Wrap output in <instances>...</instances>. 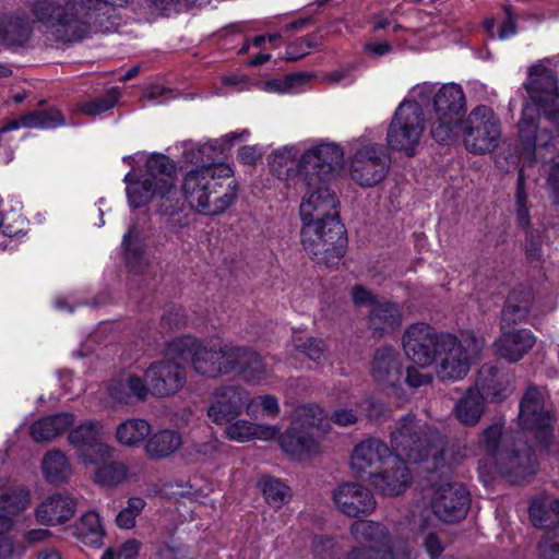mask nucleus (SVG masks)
<instances>
[{
    "mask_svg": "<svg viewBox=\"0 0 559 559\" xmlns=\"http://www.w3.org/2000/svg\"><path fill=\"white\" fill-rule=\"evenodd\" d=\"M128 0H37L32 12L45 33L58 41L73 43L91 32H109L115 9Z\"/></svg>",
    "mask_w": 559,
    "mask_h": 559,
    "instance_id": "obj_1",
    "label": "nucleus"
},
{
    "mask_svg": "<svg viewBox=\"0 0 559 559\" xmlns=\"http://www.w3.org/2000/svg\"><path fill=\"white\" fill-rule=\"evenodd\" d=\"M224 148L217 142L205 143L198 148L195 163L202 166L188 171L182 181V193L190 207L204 215H217L236 200L238 183L231 168L214 160Z\"/></svg>",
    "mask_w": 559,
    "mask_h": 559,
    "instance_id": "obj_2",
    "label": "nucleus"
},
{
    "mask_svg": "<svg viewBox=\"0 0 559 559\" xmlns=\"http://www.w3.org/2000/svg\"><path fill=\"white\" fill-rule=\"evenodd\" d=\"M343 163V151L333 143L310 147L301 155L300 181L306 188L300 204L302 222L338 219V200L330 188Z\"/></svg>",
    "mask_w": 559,
    "mask_h": 559,
    "instance_id": "obj_3",
    "label": "nucleus"
},
{
    "mask_svg": "<svg viewBox=\"0 0 559 559\" xmlns=\"http://www.w3.org/2000/svg\"><path fill=\"white\" fill-rule=\"evenodd\" d=\"M391 463L380 474L371 476V483L381 489H400L412 485L413 475L404 459L418 463L425 461L431 450V438L412 415L402 417L391 435Z\"/></svg>",
    "mask_w": 559,
    "mask_h": 559,
    "instance_id": "obj_4",
    "label": "nucleus"
},
{
    "mask_svg": "<svg viewBox=\"0 0 559 559\" xmlns=\"http://www.w3.org/2000/svg\"><path fill=\"white\" fill-rule=\"evenodd\" d=\"M235 347L186 335L168 343V356L189 362L195 373L212 379L231 373Z\"/></svg>",
    "mask_w": 559,
    "mask_h": 559,
    "instance_id": "obj_5",
    "label": "nucleus"
},
{
    "mask_svg": "<svg viewBox=\"0 0 559 559\" xmlns=\"http://www.w3.org/2000/svg\"><path fill=\"white\" fill-rule=\"evenodd\" d=\"M525 88L533 104H527L523 108L519 123L525 118L526 109L532 108L527 120L534 121L537 132L547 127L549 133H556L559 127V93L555 73L542 64L531 67Z\"/></svg>",
    "mask_w": 559,
    "mask_h": 559,
    "instance_id": "obj_6",
    "label": "nucleus"
},
{
    "mask_svg": "<svg viewBox=\"0 0 559 559\" xmlns=\"http://www.w3.org/2000/svg\"><path fill=\"white\" fill-rule=\"evenodd\" d=\"M526 109L525 118L519 123V135L522 144L520 158L523 163L532 164L537 158L543 165L551 164L548 185L554 193L556 203H559V127L556 133H549L548 128L544 127L537 132L534 121H528V111ZM525 167V164H523Z\"/></svg>",
    "mask_w": 559,
    "mask_h": 559,
    "instance_id": "obj_7",
    "label": "nucleus"
},
{
    "mask_svg": "<svg viewBox=\"0 0 559 559\" xmlns=\"http://www.w3.org/2000/svg\"><path fill=\"white\" fill-rule=\"evenodd\" d=\"M485 347V338L473 332L463 333L461 340L449 335L443 341L438 360L437 374L442 380L456 381L464 378L471 365L478 360Z\"/></svg>",
    "mask_w": 559,
    "mask_h": 559,
    "instance_id": "obj_8",
    "label": "nucleus"
},
{
    "mask_svg": "<svg viewBox=\"0 0 559 559\" xmlns=\"http://www.w3.org/2000/svg\"><path fill=\"white\" fill-rule=\"evenodd\" d=\"M301 242L306 252L318 263L331 264L345 253L346 237L340 219L304 222Z\"/></svg>",
    "mask_w": 559,
    "mask_h": 559,
    "instance_id": "obj_9",
    "label": "nucleus"
},
{
    "mask_svg": "<svg viewBox=\"0 0 559 559\" xmlns=\"http://www.w3.org/2000/svg\"><path fill=\"white\" fill-rule=\"evenodd\" d=\"M459 124L464 147L468 152L484 155L498 147L501 138V122L490 107L476 106Z\"/></svg>",
    "mask_w": 559,
    "mask_h": 559,
    "instance_id": "obj_10",
    "label": "nucleus"
},
{
    "mask_svg": "<svg viewBox=\"0 0 559 559\" xmlns=\"http://www.w3.org/2000/svg\"><path fill=\"white\" fill-rule=\"evenodd\" d=\"M354 539L361 545L355 548L349 559H414L409 544L404 539L393 540L381 551L386 532L383 526L372 521H357L350 527Z\"/></svg>",
    "mask_w": 559,
    "mask_h": 559,
    "instance_id": "obj_11",
    "label": "nucleus"
},
{
    "mask_svg": "<svg viewBox=\"0 0 559 559\" xmlns=\"http://www.w3.org/2000/svg\"><path fill=\"white\" fill-rule=\"evenodd\" d=\"M435 117L430 132L432 138L448 144L455 139L460 121L465 112V95L455 83L442 85L433 97Z\"/></svg>",
    "mask_w": 559,
    "mask_h": 559,
    "instance_id": "obj_12",
    "label": "nucleus"
},
{
    "mask_svg": "<svg viewBox=\"0 0 559 559\" xmlns=\"http://www.w3.org/2000/svg\"><path fill=\"white\" fill-rule=\"evenodd\" d=\"M424 132V114L416 102L404 100L396 108L386 133L391 150L404 152L407 156L415 154Z\"/></svg>",
    "mask_w": 559,
    "mask_h": 559,
    "instance_id": "obj_13",
    "label": "nucleus"
},
{
    "mask_svg": "<svg viewBox=\"0 0 559 559\" xmlns=\"http://www.w3.org/2000/svg\"><path fill=\"white\" fill-rule=\"evenodd\" d=\"M390 165L391 158L381 144L360 142L354 148L349 175L358 186L369 188L385 178Z\"/></svg>",
    "mask_w": 559,
    "mask_h": 559,
    "instance_id": "obj_14",
    "label": "nucleus"
},
{
    "mask_svg": "<svg viewBox=\"0 0 559 559\" xmlns=\"http://www.w3.org/2000/svg\"><path fill=\"white\" fill-rule=\"evenodd\" d=\"M450 334L439 333L426 323H414L403 334V349L415 365L428 367L437 361L443 341Z\"/></svg>",
    "mask_w": 559,
    "mask_h": 559,
    "instance_id": "obj_15",
    "label": "nucleus"
},
{
    "mask_svg": "<svg viewBox=\"0 0 559 559\" xmlns=\"http://www.w3.org/2000/svg\"><path fill=\"white\" fill-rule=\"evenodd\" d=\"M495 465L509 484L516 486H525L538 469L533 449L521 440L500 453Z\"/></svg>",
    "mask_w": 559,
    "mask_h": 559,
    "instance_id": "obj_16",
    "label": "nucleus"
},
{
    "mask_svg": "<svg viewBox=\"0 0 559 559\" xmlns=\"http://www.w3.org/2000/svg\"><path fill=\"white\" fill-rule=\"evenodd\" d=\"M519 425L523 430L534 432L535 438L543 445H547L551 438V416L545 409L544 394L536 386H530L520 403Z\"/></svg>",
    "mask_w": 559,
    "mask_h": 559,
    "instance_id": "obj_17",
    "label": "nucleus"
},
{
    "mask_svg": "<svg viewBox=\"0 0 559 559\" xmlns=\"http://www.w3.org/2000/svg\"><path fill=\"white\" fill-rule=\"evenodd\" d=\"M180 358L168 356L166 348L165 359L153 362L145 370L144 377L153 395L164 397L178 392L186 382V370Z\"/></svg>",
    "mask_w": 559,
    "mask_h": 559,
    "instance_id": "obj_18",
    "label": "nucleus"
},
{
    "mask_svg": "<svg viewBox=\"0 0 559 559\" xmlns=\"http://www.w3.org/2000/svg\"><path fill=\"white\" fill-rule=\"evenodd\" d=\"M250 395L240 385H222L213 393L207 411L209 418L216 425H225L238 417L245 406L250 412Z\"/></svg>",
    "mask_w": 559,
    "mask_h": 559,
    "instance_id": "obj_19",
    "label": "nucleus"
},
{
    "mask_svg": "<svg viewBox=\"0 0 559 559\" xmlns=\"http://www.w3.org/2000/svg\"><path fill=\"white\" fill-rule=\"evenodd\" d=\"M69 443L76 448L80 457L90 464H99L109 459L112 449L100 439L98 426L86 421L74 428L69 433Z\"/></svg>",
    "mask_w": 559,
    "mask_h": 559,
    "instance_id": "obj_20",
    "label": "nucleus"
},
{
    "mask_svg": "<svg viewBox=\"0 0 559 559\" xmlns=\"http://www.w3.org/2000/svg\"><path fill=\"white\" fill-rule=\"evenodd\" d=\"M391 456L390 448L380 439L369 438L358 443L352 453L350 467L357 477L368 480L370 486L376 487L371 483V476L378 475L369 471L373 465L382 463ZM381 472H379L380 474Z\"/></svg>",
    "mask_w": 559,
    "mask_h": 559,
    "instance_id": "obj_21",
    "label": "nucleus"
},
{
    "mask_svg": "<svg viewBox=\"0 0 559 559\" xmlns=\"http://www.w3.org/2000/svg\"><path fill=\"white\" fill-rule=\"evenodd\" d=\"M484 401L501 402L511 393V378L491 364H485L478 371L475 388Z\"/></svg>",
    "mask_w": 559,
    "mask_h": 559,
    "instance_id": "obj_22",
    "label": "nucleus"
},
{
    "mask_svg": "<svg viewBox=\"0 0 559 559\" xmlns=\"http://www.w3.org/2000/svg\"><path fill=\"white\" fill-rule=\"evenodd\" d=\"M500 336L493 343L495 354L512 362L521 360L535 344V336L528 329H500Z\"/></svg>",
    "mask_w": 559,
    "mask_h": 559,
    "instance_id": "obj_23",
    "label": "nucleus"
},
{
    "mask_svg": "<svg viewBox=\"0 0 559 559\" xmlns=\"http://www.w3.org/2000/svg\"><path fill=\"white\" fill-rule=\"evenodd\" d=\"M469 503V491H437L431 508L439 520L453 523L465 518Z\"/></svg>",
    "mask_w": 559,
    "mask_h": 559,
    "instance_id": "obj_24",
    "label": "nucleus"
},
{
    "mask_svg": "<svg viewBox=\"0 0 559 559\" xmlns=\"http://www.w3.org/2000/svg\"><path fill=\"white\" fill-rule=\"evenodd\" d=\"M76 510L75 500L67 493L56 492L36 509L37 521L47 526H55L69 521Z\"/></svg>",
    "mask_w": 559,
    "mask_h": 559,
    "instance_id": "obj_25",
    "label": "nucleus"
},
{
    "mask_svg": "<svg viewBox=\"0 0 559 559\" xmlns=\"http://www.w3.org/2000/svg\"><path fill=\"white\" fill-rule=\"evenodd\" d=\"M234 371L250 384H260L267 379V370L262 357L247 346L236 345L231 358V372Z\"/></svg>",
    "mask_w": 559,
    "mask_h": 559,
    "instance_id": "obj_26",
    "label": "nucleus"
},
{
    "mask_svg": "<svg viewBox=\"0 0 559 559\" xmlns=\"http://www.w3.org/2000/svg\"><path fill=\"white\" fill-rule=\"evenodd\" d=\"M33 32L32 22L25 13L0 16V45L8 48L24 46Z\"/></svg>",
    "mask_w": 559,
    "mask_h": 559,
    "instance_id": "obj_27",
    "label": "nucleus"
},
{
    "mask_svg": "<svg viewBox=\"0 0 559 559\" xmlns=\"http://www.w3.org/2000/svg\"><path fill=\"white\" fill-rule=\"evenodd\" d=\"M371 376L384 385L394 386L401 378L400 355L391 346H383L374 353L371 364Z\"/></svg>",
    "mask_w": 559,
    "mask_h": 559,
    "instance_id": "obj_28",
    "label": "nucleus"
},
{
    "mask_svg": "<svg viewBox=\"0 0 559 559\" xmlns=\"http://www.w3.org/2000/svg\"><path fill=\"white\" fill-rule=\"evenodd\" d=\"M402 325V312L391 301L373 304L368 314V328L373 335L382 336L393 333Z\"/></svg>",
    "mask_w": 559,
    "mask_h": 559,
    "instance_id": "obj_29",
    "label": "nucleus"
},
{
    "mask_svg": "<svg viewBox=\"0 0 559 559\" xmlns=\"http://www.w3.org/2000/svg\"><path fill=\"white\" fill-rule=\"evenodd\" d=\"M276 438L281 449L295 459L313 454L319 449L316 435L308 430L299 429L297 426H290L282 435L278 433Z\"/></svg>",
    "mask_w": 559,
    "mask_h": 559,
    "instance_id": "obj_30",
    "label": "nucleus"
},
{
    "mask_svg": "<svg viewBox=\"0 0 559 559\" xmlns=\"http://www.w3.org/2000/svg\"><path fill=\"white\" fill-rule=\"evenodd\" d=\"M74 423V415L60 413L43 417L29 427V435L36 442H48L66 432Z\"/></svg>",
    "mask_w": 559,
    "mask_h": 559,
    "instance_id": "obj_31",
    "label": "nucleus"
},
{
    "mask_svg": "<svg viewBox=\"0 0 559 559\" xmlns=\"http://www.w3.org/2000/svg\"><path fill=\"white\" fill-rule=\"evenodd\" d=\"M333 500L342 513L354 518L376 508L372 491H334Z\"/></svg>",
    "mask_w": 559,
    "mask_h": 559,
    "instance_id": "obj_32",
    "label": "nucleus"
},
{
    "mask_svg": "<svg viewBox=\"0 0 559 559\" xmlns=\"http://www.w3.org/2000/svg\"><path fill=\"white\" fill-rule=\"evenodd\" d=\"M532 296L527 290L513 289L501 311L500 329H510L525 321L531 309Z\"/></svg>",
    "mask_w": 559,
    "mask_h": 559,
    "instance_id": "obj_33",
    "label": "nucleus"
},
{
    "mask_svg": "<svg viewBox=\"0 0 559 559\" xmlns=\"http://www.w3.org/2000/svg\"><path fill=\"white\" fill-rule=\"evenodd\" d=\"M226 435L230 440L237 442H246L252 439L269 441L276 439L278 428L275 426L255 425L247 420H237L226 428Z\"/></svg>",
    "mask_w": 559,
    "mask_h": 559,
    "instance_id": "obj_34",
    "label": "nucleus"
},
{
    "mask_svg": "<svg viewBox=\"0 0 559 559\" xmlns=\"http://www.w3.org/2000/svg\"><path fill=\"white\" fill-rule=\"evenodd\" d=\"M298 151L293 146H284L274 151L269 156V165L272 173L280 179L286 180L293 177L300 179L299 165L297 160Z\"/></svg>",
    "mask_w": 559,
    "mask_h": 559,
    "instance_id": "obj_35",
    "label": "nucleus"
},
{
    "mask_svg": "<svg viewBox=\"0 0 559 559\" xmlns=\"http://www.w3.org/2000/svg\"><path fill=\"white\" fill-rule=\"evenodd\" d=\"M73 534L85 545L98 548L103 545L105 530L100 516L95 511L85 512L73 526Z\"/></svg>",
    "mask_w": 559,
    "mask_h": 559,
    "instance_id": "obj_36",
    "label": "nucleus"
},
{
    "mask_svg": "<svg viewBox=\"0 0 559 559\" xmlns=\"http://www.w3.org/2000/svg\"><path fill=\"white\" fill-rule=\"evenodd\" d=\"M484 411L485 401L479 395V392H476L473 388L466 391L454 407L455 417L465 426H475L478 424Z\"/></svg>",
    "mask_w": 559,
    "mask_h": 559,
    "instance_id": "obj_37",
    "label": "nucleus"
},
{
    "mask_svg": "<svg viewBox=\"0 0 559 559\" xmlns=\"http://www.w3.org/2000/svg\"><path fill=\"white\" fill-rule=\"evenodd\" d=\"M46 479L53 485L63 484L72 474L67 455L60 450L48 451L41 462Z\"/></svg>",
    "mask_w": 559,
    "mask_h": 559,
    "instance_id": "obj_38",
    "label": "nucleus"
},
{
    "mask_svg": "<svg viewBox=\"0 0 559 559\" xmlns=\"http://www.w3.org/2000/svg\"><path fill=\"white\" fill-rule=\"evenodd\" d=\"M181 445V436L175 430H162L153 435L145 444V452L151 459L169 456Z\"/></svg>",
    "mask_w": 559,
    "mask_h": 559,
    "instance_id": "obj_39",
    "label": "nucleus"
},
{
    "mask_svg": "<svg viewBox=\"0 0 559 559\" xmlns=\"http://www.w3.org/2000/svg\"><path fill=\"white\" fill-rule=\"evenodd\" d=\"M150 391V386L140 377L130 374L111 385L109 393L117 402L128 404L132 397L144 401Z\"/></svg>",
    "mask_w": 559,
    "mask_h": 559,
    "instance_id": "obj_40",
    "label": "nucleus"
},
{
    "mask_svg": "<svg viewBox=\"0 0 559 559\" xmlns=\"http://www.w3.org/2000/svg\"><path fill=\"white\" fill-rule=\"evenodd\" d=\"M159 214L174 216L183 207L182 195L175 187V181L155 187L154 200Z\"/></svg>",
    "mask_w": 559,
    "mask_h": 559,
    "instance_id": "obj_41",
    "label": "nucleus"
},
{
    "mask_svg": "<svg viewBox=\"0 0 559 559\" xmlns=\"http://www.w3.org/2000/svg\"><path fill=\"white\" fill-rule=\"evenodd\" d=\"M147 178L155 187L175 181L176 165L163 154H152L146 160Z\"/></svg>",
    "mask_w": 559,
    "mask_h": 559,
    "instance_id": "obj_42",
    "label": "nucleus"
},
{
    "mask_svg": "<svg viewBox=\"0 0 559 559\" xmlns=\"http://www.w3.org/2000/svg\"><path fill=\"white\" fill-rule=\"evenodd\" d=\"M151 432L150 424L140 418H132L121 423L116 431L117 440L128 447L141 443Z\"/></svg>",
    "mask_w": 559,
    "mask_h": 559,
    "instance_id": "obj_43",
    "label": "nucleus"
},
{
    "mask_svg": "<svg viewBox=\"0 0 559 559\" xmlns=\"http://www.w3.org/2000/svg\"><path fill=\"white\" fill-rule=\"evenodd\" d=\"M324 419V412L318 405H302L296 408L292 426H297L299 429H305L314 433V430L324 433L322 428Z\"/></svg>",
    "mask_w": 559,
    "mask_h": 559,
    "instance_id": "obj_44",
    "label": "nucleus"
},
{
    "mask_svg": "<svg viewBox=\"0 0 559 559\" xmlns=\"http://www.w3.org/2000/svg\"><path fill=\"white\" fill-rule=\"evenodd\" d=\"M530 519L534 526L548 528L555 524L554 500L546 496L535 498L528 509Z\"/></svg>",
    "mask_w": 559,
    "mask_h": 559,
    "instance_id": "obj_45",
    "label": "nucleus"
},
{
    "mask_svg": "<svg viewBox=\"0 0 559 559\" xmlns=\"http://www.w3.org/2000/svg\"><path fill=\"white\" fill-rule=\"evenodd\" d=\"M132 477L127 467L121 463L111 462L103 464L95 472L94 479L98 486H118Z\"/></svg>",
    "mask_w": 559,
    "mask_h": 559,
    "instance_id": "obj_46",
    "label": "nucleus"
},
{
    "mask_svg": "<svg viewBox=\"0 0 559 559\" xmlns=\"http://www.w3.org/2000/svg\"><path fill=\"white\" fill-rule=\"evenodd\" d=\"M29 501L28 491H5L0 497V515L13 521V516L28 508Z\"/></svg>",
    "mask_w": 559,
    "mask_h": 559,
    "instance_id": "obj_47",
    "label": "nucleus"
},
{
    "mask_svg": "<svg viewBox=\"0 0 559 559\" xmlns=\"http://www.w3.org/2000/svg\"><path fill=\"white\" fill-rule=\"evenodd\" d=\"M129 203L133 207H140L148 202H153L155 186L150 179L134 180L129 182L127 188Z\"/></svg>",
    "mask_w": 559,
    "mask_h": 559,
    "instance_id": "obj_48",
    "label": "nucleus"
},
{
    "mask_svg": "<svg viewBox=\"0 0 559 559\" xmlns=\"http://www.w3.org/2000/svg\"><path fill=\"white\" fill-rule=\"evenodd\" d=\"M502 425L500 424H493L483 431L481 442L493 463L497 462V456H499L500 453H506V449L510 448L507 445L506 441H503L502 448L500 447Z\"/></svg>",
    "mask_w": 559,
    "mask_h": 559,
    "instance_id": "obj_49",
    "label": "nucleus"
},
{
    "mask_svg": "<svg viewBox=\"0 0 559 559\" xmlns=\"http://www.w3.org/2000/svg\"><path fill=\"white\" fill-rule=\"evenodd\" d=\"M433 523L435 521L430 516L420 515L418 520V528L421 534L423 545L427 552L432 557L440 555L443 550L441 542L432 531Z\"/></svg>",
    "mask_w": 559,
    "mask_h": 559,
    "instance_id": "obj_50",
    "label": "nucleus"
},
{
    "mask_svg": "<svg viewBox=\"0 0 559 559\" xmlns=\"http://www.w3.org/2000/svg\"><path fill=\"white\" fill-rule=\"evenodd\" d=\"M33 116V123L31 129H52L64 124V117L59 109L51 107L46 109H37L27 112Z\"/></svg>",
    "mask_w": 559,
    "mask_h": 559,
    "instance_id": "obj_51",
    "label": "nucleus"
},
{
    "mask_svg": "<svg viewBox=\"0 0 559 559\" xmlns=\"http://www.w3.org/2000/svg\"><path fill=\"white\" fill-rule=\"evenodd\" d=\"M13 526L14 521L0 515V559H10L13 556L21 557L24 554V547H15L13 540L5 535Z\"/></svg>",
    "mask_w": 559,
    "mask_h": 559,
    "instance_id": "obj_52",
    "label": "nucleus"
},
{
    "mask_svg": "<svg viewBox=\"0 0 559 559\" xmlns=\"http://www.w3.org/2000/svg\"><path fill=\"white\" fill-rule=\"evenodd\" d=\"M145 501L140 497H132L116 516V523L120 528L131 530L135 526V519L140 515L145 507Z\"/></svg>",
    "mask_w": 559,
    "mask_h": 559,
    "instance_id": "obj_53",
    "label": "nucleus"
},
{
    "mask_svg": "<svg viewBox=\"0 0 559 559\" xmlns=\"http://www.w3.org/2000/svg\"><path fill=\"white\" fill-rule=\"evenodd\" d=\"M143 547L141 540L129 538L117 547L107 548L100 559H136Z\"/></svg>",
    "mask_w": 559,
    "mask_h": 559,
    "instance_id": "obj_54",
    "label": "nucleus"
},
{
    "mask_svg": "<svg viewBox=\"0 0 559 559\" xmlns=\"http://www.w3.org/2000/svg\"><path fill=\"white\" fill-rule=\"evenodd\" d=\"M525 174L524 166L519 170V178L516 185V221L520 227L527 228L530 226V211L527 206V195L524 189Z\"/></svg>",
    "mask_w": 559,
    "mask_h": 559,
    "instance_id": "obj_55",
    "label": "nucleus"
},
{
    "mask_svg": "<svg viewBox=\"0 0 559 559\" xmlns=\"http://www.w3.org/2000/svg\"><path fill=\"white\" fill-rule=\"evenodd\" d=\"M294 346L313 361L320 362L325 358V345L322 340L299 336L294 338Z\"/></svg>",
    "mask_w": 559,
    "mask_h": 559,
    "instance_id": "obj_56",
    "label": "nucleus"
},
{
    "mask_svg": "<svg viewBox=\"0 0 559 559\" xmlns=\"http://www.w3.org/2000/svg\"><path fill=\"white\" fill-rule=\"evenodd\" d=\"M119 98L117 91L112 90L105 96L92 99L81 106V111L87 116H98L115 107Z\"/></svg>",
    "mask_w": 559,
    "mask_h": 559,
    "instance_id": "obj_57",
    "label": "nucleus"
},
{
    "mask_svg": "<svg viewBox=\"0 0 559 559\" xmlns=\"http://www.w3.org/2000/svg\"><path fill=\"white\" fill-rule=\"evenodd\" d=\"M538 548L544 559H559V526L546 532Z\"/></svg>",
    "mask_w": 559,
    "mask_h": 559,
    "instance_id": "obj_58",
    "label": "nucleus"
},
{
    "mask_svg": "<svg viewBox=\"0 0 559 559\" xmlns=\"http://www.w3.org/2000/svg\"><path fill=\"white\" fill-rule=\"evenodd\" d=\"M317 46V43L313 40V37L306 36L297 39L293 43L285 53V59L287 61H296L309 53V49Z\"/></svg>",
    "mask_w": 559,
    "mask_h": 559,
    "instance_id": "obj_59",
    "label": "nucleus"
},
{
    "mask_svg": "<svg viewBox=\"0 0 559 559\" xmlns=\"http://www.w3.org/2000/svg\"><path fill=\"white\" fill-rule=\"evenodd\" d=\"M304 73H293L285 76L284 80H273L267 83V87L280 93L289 92L292 88L304 84L308 80Z\"/></svg>",
    "mask_w": 559,
    "mask_h": 559,
    "instance_id": "obj_60",
    "label": "nucleus"
},
{
    "mask_svg": "<svg viewBox=\"0 0 559 559\" xmlns=\"http://www.w3.org/2000/svg\"><path fill=\"white\" fill-rule=\"evenodd\" d=\"M136 237L135 227H131L123 236L122 246L126 249V259L128 265L136 271L135 261L141 257L140 248L133 242Z\"/></svg>",
    "mask_w": 559,
    "mask_h": 559,
    "instance_id": "obj_61",
    "label": "nucleus"
},
{
    "mask_svg": "<svg viewBox=\"0 0 559 559\" xmlns=\"http://www.w3.org/2000/svg\"><path fill=\"white\" fill-rule=\"evenodd\" d=\"M162 322L170 329H180L186 325V312L180 306H170L162 317Z\"/></svg>",
    "mask_w": 559,
    "mask_h": 559,
    "instance_id": "obj_62",
    "label": "nucleus"
},
{
    "mask_svg": "<svg viewBox=\"0 0 559 559\" xmlns=\"http://www.w3.org/2000/svg\"><path fill=\"white\" fill-rule=\"evenodd\" d=\"M52 536V533L47 528H33L24 533L23 535V545H17L16 547H26L34 546L36 544L44 543L48 540Z\"/></svg>",
    "mask_w": 559,
    "mask_h": 559,
    "instance_id": "obj_63",
    "label": "nucleus"
},
{
    "mask_svg": "<svg viewBox=\"0 0 559 559\" xmlns=\"http://www.w3.org/2000/svg\"><path fill=\"white\" fill-rule=\"evenodd\" d=\"M358 416L356 412L350 408H337L331 416V421L340 427H348L356 424Z\"/></svg>",
    "mask_w": 559,
    "mask_h": 559,
    "instance_id": "obj_64",
    "label": "nucleus"
}]
</instances>
